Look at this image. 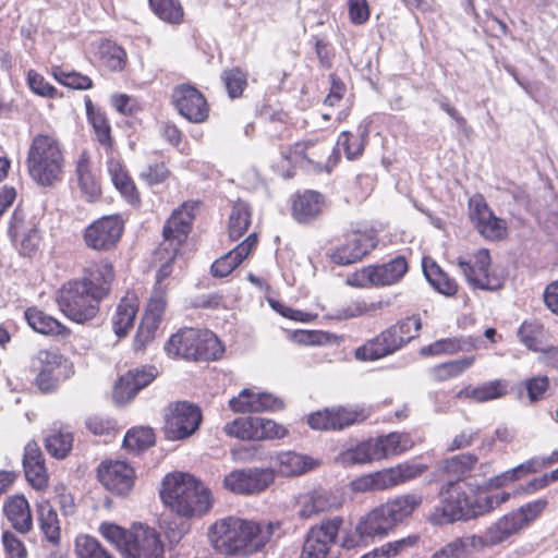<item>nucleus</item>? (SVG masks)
Instances as JSON below:
<instances>
[{
  "label": "nucleus",
  "instance_id": "obj_1",
  "mask_svg": "<svg viewBox=\"0 0 558 558\" xmlns=\"http://www.w3.org/2000/svg\"><path fill=\"white\" fill-rule=\"evenodd\" d=\"M280 521L257 522L230 515L215 521L208 529L213 548L221 555L250 556L280 536Z\"/></svg>",
  "mask_w": 558,
  "mask_h": 558
},
{
  "label": "nucleus",
  "instance_id": "obj_2",
  "mask_svg": "<svg viewBox=\"0 0 558 558\" xmlns=\"http://www.w3.org/2000/svg\"><path fill=\"white\" fill-rule=\"evenodd\" d=\"M160 497L172 511L186 518L206 513L213 504L207 487L187 473L167 475L162 482Z\"/></svg>",
  "mask_w": 558,
  "mask_h": 558
},
{
  "label": "nucleus",
  "instance_id": "obj_3",
  "mask_svg": "<svg viewBox=\"0 0 558 558\" xmlns=\"http://www.w3.org/2000/svg\"><path fill=\"white\" fill-rule=\"evenodd\" d=\"M27 169L31 178L43 186L59 181L63 173L64 155L60 142L49 134L33 137L28 154Z\"/></svg>",
  "mask_w": 558,
  "mask_h": 558
},
{
  "label": "nucleus",
  "instance_id": "obj_4",
  "mask_svg": "<svg viewBox=\"0 0 558 558\" xmlns=\"http://www.w3.org/2000/svg\"><path fill=\"white\" fill-rule=\"evenodd\" d=\"M169 356L186 360H218L223 347L216 335L207 329L184 328L172 335L165 345Z\"/></svg>",
  "mask_w": 558,
  "mask_h": 558
},
{
  "label": "nucleus",
  "instance_id": "obj_5",
  "mask_svg": "<svg viewBox=\"0 0 558 558\" xmlns=\"http://www.w3.org/2000/svg\"><path fill=\"white\" fill-rule=\"evenodd\" d=\"M29 367L36 374L35 384L43 392L54 390L73 374L72 363L54 350H39L31 359Z\"/></svg>",
  "mask_w": 558,
  "mask_h": 558
},
{
  "label": "nucleus",
  "instance_id": "obj_6",
  "mask_svg": "<svg viewBox=\"0 0 558 558\" xmlns=\"http://www.w3.org/2000/svg\"><path fill=\"white\" fill-rule=\"evenodd\" d=\"M57 302L61 312L71 320L85 323L96 317L100 300L92 296L85 283L72 280L59 290Z\"/></svg>",
  "mask_w": 558,
  "mask_h": 558
},
{
  "label": "nucleus",
  "instance_id": "obj_7",
  "mask_svg": "<svg viewBox=\"0 0 558 558\" xmlns=\"http://www.w3.org/2000/svg\"><path fill=\"white\" fill-rule=\"evenodd\" d=\"M425 468L416 464L401 463L393 468L361 475L350 482L353 493H373L386 490L418 477Z\"/></svg>",
  "mask_w": 558,
  "mask_h": 558
},
{
  "label": "nucleus",
  "instance_id": "obj_8",
  "mask_svg": "<svg viewBox=\"0 0 558 558\" xmlns=\"http://www.w3.org/2000/svg\"><path fill=\"white\" fill-rule=\"evenodd\" d=\"M409 265L403 256L391 260L368 265L357 269L347 279V283L356 288H381L398 283L408 272Z\"/></svg>",
  "mask_w": 558,
  "mask_h": 558
},
{
  "label": "nucleus",
  "instance_id": "obj_9",
  "mask_svg": "<svg viewBox=\"0 0 558 558\" xmlns=\"http://www.w3.org/2000/svg\"><path fill=\"white\" fill-rule=\"evenodd\" d=\"M457 265L473 289L495 291L502 287V277L490 271V255L485 248L478 250L470 258L458 257Z\"/></svg>",
  "mask_w": 558,
  "mask_h": 558
},
{
  "label": "nucleus",
  "instance_id": "obj_10",
  "mask_svg": "<svg viewBox=\"0 0 558 558\" xmlns=\"http://www.w3.org/2000/svg\"><path fill=\"white\" fill-rule=\"evenodd\" d=\"M201 422L202 412L197 405L186 401L171 403L166 413V437L169 440L186 439L198 429Z\"/></svg>",
  "mask_w": 558,
  "mask_h": 558
},
{
  "label": "nucleus",
  "instance_id": "obj_11",
  "mask_svg": "<svg viewBox=\"0 0 558 558\" xmlns=\"http://www.w3.org/2000/svg\"><path fill=\"white\" fill-rule=\"evenodd\" d=\"M441 506L435 507L429 515L434 524H446L458 520H470V497L462 487L451 481L440 489Z\"/></svg>",
  "mask_w": 558,
  "mask_h": 558
},
{
  "label": "nucleus",
  "instance_id": "obj_12",
  "mask_svg": "<svg viewBox=\"0 0 558 558\" xmlns=\"http://www.w3.org/2000/svg\"><path fill=\"white\" fill-rule=\"evenodd\" d=\"M342 525L343 518L335 515L310 527L304 538L300 558H327Z\"/></svg>",
  "mask_w": 558,
  "mask_h": 558
},
{
  "label": "nucleus",
  "instance_id": "obj_13",
  "mask_svg": "<svg viewBox=\"0 0 558 558\" xmlns=\"http://www.w3.org/2000/svg\"><path fill=\"white\" fill-rule=\"evenodd\" d=\"M298 515L303 520L315 518L324 512L338 510L343 506L341 494L324 487H313L295 497Z\"/></svg>",
  "mask_w": 558,
  "mask_h": 558
},
{
  "label": "nucleus",
  "instance_id": "obj_14",
  "mask_svg": "<svg viewBox=\"0 0 558 558\" xmlns=\"http://www.w3.org/2000/svg\"><path fill=\"white\" fill-rule=\"evenodd\" d=\"M275 481V473L270 469L248 468L234 470L223 478V485L232 493L240 495H254L264 492Z\"/></svg>",
  "mask_w": 558,
  "mask_h": 558
},
{
  "label": "nucleus",
  "instance_id": "obj_15",
  "mask_svg": "<svg viewBox=\"0 0 558 558\" xmlns=\"http://www.w3.org/2000/svg\"><path fill=\"white\" fill-rule=\"evenodd\" d=\"M197 202H185L180 208L175 209L163 227L162 250L172 251L177 254L181 244L190 233L195 210L198 207Z\"/></svg>",
  "mask_w": 558,
  "mask_h": 558
},
{
  "label": "nucleus",
  "instance_id": "obj_16",
  "mask_svg": "<svg viewBox=\"0 0 558 558\" xmlns=\"http://www.w3.org/2000/svg\"><path fill=\"white\" fill-rule=\"evenodd\" d=\"M124 223L119 216H105L90 223L84 232V241L95 251H110L121 239Z\"/></svg>",
  "mask_w": 558,
  "mask_h": 558
},
{
  "label": "nucleus",
  "instance_id": "obj_17",
  "mask_svg": "<svg viewBox=\"0 0 558 558\" xmlns=\"http://www.w3.org/2000/svg\"><path fill=\"white\" fill-rule=\"evenodd\" d=\"M329 150L326 142L308 140L295 143L288 153H282V156L290 163L307 170L322 171L326 169L329 171L330 158L324 163Z\"/></svg>",
  "mask_w": 558,
  "mask_h": 558
},
{
  "label": "nucleus",
  "instance_id": "obj_18",
  "mask_svg": "<svg viewBox=\"0 0 558 558\" xmlns=\"http://www.w3.org/2000/svg\"><path fill=\"white\" fill-rule=\"evenodd\" d=\"M99 482L106 489L118 496L126 495L134 485V469L121 460L102 461L97 470Z\"/></svg>",
  "mask_w": 558,
  "mask_h": 558
},
{
  "label": "nucleus",
  "instance_id": "obj_19",
  "mask_svg": "<svg viewBox=\"0 0 558 558\" xmlns=\"http://www.w3.org/2000/svg\"><path fill=\"white\" fill-rule=\"evenodd\" d=\"M125 558H163V546L154 529L134 525L124 553Z\"/></svg>",
  "mask_w": 558,
  "mask_h": 558
},
{
  "label": "nucleus",
  "instance_id": "obj_20",
  "mask_svg": "<svg viewBox=\"0 0 558 558\" xmlns=\"http://www.w3.org/2000/svg\"><path fill=\"white\" fill-rule=\"evenodd\" d=\"M174 105L185 119L194 123L204 122L208 117L206 99L195 87L181 85L173 90Z\"/></svg>",
  "mask_w": 558,
  "mask_h": 558
},
{
  "label": "nucleus",
  "instance_id": "obj_21",
  "mask_svg": "<svg viewBox=\"0 0 558 558\" xmlns=\"http://www.w3.org/2000/svg\"><path fill=\"white\" fill-rule=\"evenodd\" d=\"M113 279L112 264L107 259H100L89 263L84 268L83 277L78 281L85 283L93 298L101 301L109 294Z\"/></svg>",
  "mask_w": 558,
  "mask_h": 558
},
{
  "label": "nucleus",
  "instance_id": "obj_22",
  "mask_svg": "<svg viewBox=\"0 0 558 558\" xmlns=\"http://www.w3.org/2000/svg\"><path fill=\"white\" fill-rule=\"evenodd\" d=\"M157 376L154 366L135 368L120 377L114 386L113 399L117 403L123 404L132 400L136 393L148 386Z\"/></svg>",
  "mask_w": 558,
  "mask_h": 558
},
{
  "label": "nucleus",
  "instance_id": "obj_23",
  "mask_svg": "<svg viewBox=\"0 0 558 558\" xmlns=\"http://www.w3.org/2000/svg\"><path fill=\"white\" fill-rule=\"evenodd\" d=\"M404 344L398 337L392 326L385 329L374 339L367 341L354 351L359 361H375L400 350Z\"/></svg>",
  "mask_w": 558,
  "mask_h": 558
},
{
  "label": "nucleus",
  "instance_id": "obj_24",
  "mask_svg": "<svg viewBox=\"0 0 558 558\" xmlns=\"http://www.w3.org/2000/svg\"><path fill=\"white\" fill-rule=\"evenodd\" d=\"M230 408L234 412H264L277 411L283 409V401L267 392H255L253 389L245 388L236 397L229 401Z\"/></svg>",
  "mask_w": 558,
  "mask_h": 558
},
{
  "label": "nucleus",
  "instance_id": "obj_25",
  "mask_svg": "<svg viewBox=\"0 0 558 558\" xmlns=\"http://www.w3.org/2000/svg\"><path fill=\"white\" fill-rule=\"evenodd\" d=\"M470 207V217L475 222L481 234L490 240H500L506 235V222L495 217L481 197L471 198Z\"/></svg>",
  "mask_w": 558,
  "mask_h": 558
},
{
  "label": "nucleus",
  "instance_id": "obj_26",
  "mask_svg": "<svg viewBox=\"0 0 558 558\" xmlns=\"http://www.w3.org/2000/svg\"><path fill=\"white\" fill-rule=\"evenodd\" d=\"M375 247L373 238L364 233H352L345 242L330 253V259L340 266L361 260Z\"/></svg>",
  "mask_w": 558,
  "mask_h": 558
},
{
  "label": "nucleus",
  "instance_id": "obj_27",
  "mask_svg": "<svg viewBox=\"0 0 558 558\" xmlns=\"http://www.w3.org/2000/svg\"><path fill=\"white\" fill-rule=\"evenodd\" d=\"M545 468H547L545 457H533L511 470L490 477L489 481L483 484L470 483V485L471 487H475L476 492H484L489 488H501L508 483L514 482L527 474L536 473Z\"/></svg>",
  "mask_w": 558,
  "mask_h": 558
},
{
  "label": "nucleus",
  "instance_id": "obj_28",
  "mask_svg": "<svg viewBox=\"0 0 558 558\" xmlns=\"http://www.w3.org/2000/svg\"><path fill=\"white\" fill-rule=\"evenodd\" d=\"M393 530L395 526L384 504L363 514L356 523V533L361 536H368V538L386 537Z\"/></svg>",
  "mask_w": 558,
  "mask_h": 558
},
{
  "label": "nucleus",
  "instance_id": "obj_29",
  "mask_svg": "<svg viewBox=\"0 0 558 558\" xmlns=\"http://www.w3.org/2000/svg\"><path fill=\"white\" fill-rule=\"evenodd\" d=\"M23 466L26 480L36 489L48 485V474L43 452L35 441H29L24 449Z\"/></svg>",
  "mask_w": 558,
  "mask_h": 558
},
{
  "label": "nucleus",
  "instance_id": "obj_30",
  "mask_svg": "<svg viewBox=\"0 0 558 558\" xmlns=\"http://www.w3.org/2000/svg\"><path fill=\"white\" fill-rule=\"evenodd\" d=\"M256 244L257 234L251 233L236 247L214 262L213 276L222 278L231 274L251 254Z\"/></svg>",
  "mask_w": 558,
  "mask_h": 558
},
{
  "label": "nucleus",
  "instance_id": "obj_31",
  "mask_svg": "<svg viewBox=\"0 0 558 558\" xmlns=\"http://www.w3.org/2000/svg\"><path fill=\"white\" fill-rule=\"evenodd\" d=\"M487 480L477 481L474 477H470L466 482V486L475 495L474 498H470V519L492 512L510 498V494L505 492L482 496V494L488 493L492 488L484 492H476V488L470 485V483L483 484Z\"/></svg>",
  "mask_w": 558,
  "mask_h": 558
},
{
  "label": "nucleus",
  "instance_id": "obj_32",
  "mask_svg": "<svg viewBox=\"0 0 558 558\" xmlns=\"http://www.w3.org/2000/svg\"><path fill=\"white\" fill-rule=\"evenodd\" d=\"M313 458L294 451L279 452L275 458L277 472L282 476H299L317 466Z\"/></svg>",
  "mask_w": 558,
  "mask_h": 558
},
{
  "label": "nucleus",
  "instance_id": "obj_33",
  "mask_svg": "<svg viewBox=\"0 0 558 558\" xmlns=\"http://www.w3.org/2000/svg\"><path fill=\"white\" fill-rule=\"evenodd\" d=\"M4 514L13 529L22 534L28 533L33 527V517L29 504L24 496L10 497L3 507Z\"/></svg>",
  "mask_w": 558,
  "mask_h": 558
},
{
  "label": "nucleus",
  "instance_id": "obj_34",
  "mask_svg": "<svg viewBox=\"0 0 558 558\" xmlns=\"http://www.w3.org/2000/svg\"><path fill=\"white\" fill-rule=\"evenodd\" d=\"M378 460L399 456L414 446L410 434L392 432L387 435L373 438Z\"/></svg>",
  "mask_w": 558,
  "mask_h": 558
},
{
  "label": "nucleus",
  "instance_id": "obj_35",
  "mask_svg": "<svg viewBox=\"0 0 558 558\" xmlns=\"http://www.w3.org/2000/svg\"><path fill=\"white\" fill-rule=\"evenodd\" d=\"M508 381L505 379H495L483 383L478 386H466L457 393L459 399H471L475 402H487L499 399L508 392Z\"/></svg>",
  "mask_w": 558,
  "mask_h": 558
},
{
  "label": "nucleus",
  "instance_id": "obj_36",
  "mask_svg": "<svg viewBox=\"0 0 558 558\" xmlns=\"http://www.w3.org/2000/svg\"><path fill=\"white\" fill-rule=\"evenodd\" d=\"M423 497L418 494H404L397 496L384 502L387 514L396 527L404 520L410 518L413 512L422 505Z\"/></svg>",
  "mask_w": 558,
  "mask_h": 558
},
{
  "label": "nucleus",
  "instance_id": "obj_37",
  "mask_svg": "<svg viewBox=\"0 0 558 558\" xmlns=\"http://www.w3.org/2000/svg\"><path fill=\"white\" fill-rule=\"evenodd\" d=\"M138 311V302L135 295H126L116 307L112 315V328L118 337H124L133 327Z\"/></svg>",
  "mask_w": 558,
  "mask_h": 558
},
{
  "label": "nucleus",
  "instance_id": "obj_38",
  "mask_svg": "<svg viewBox=\"0 0 558 558\" xmlns=\"http://www.w3.org/2000/svg\"><path fill=\"white\" fill-rule=\"evenodd\" d=\"M323 205L324 198L322 194L306 191L294 199L292 205L293 217L299 222H308L319 215Z\"/></svg>",
  "mask_w": 558,
  "mask_h": 558
},
{
  "label": "nucleus",
  "instance_id": "obj_39",
  "mask_svg": "<svg viewBox=\"0 0 558 558\" xmlns=\"http://www.w3.org/2000/svg\"><path fill=\"white\" fill-rule=\"evenodd\" d=\"M37 520L45 538L57 546L60 542V521L57 511L48 500L37 504Z\"/></svg>",
  "mask_w": 558,
  "mask_h": 558
},
{
  "label": "nucleus",
  "instance_id": "obj_40",
  "mask_svg": "<svg viewBox=\"0 0 558 558\" xmlns=\"http://www.w3.org/2000/svg\"><path fill=\"white\" fill-rule=\"evenodd\" d=\"M423 271L428 282L441 294L452 296L458 292V283L450 278L433 259H423Z\"/></svg>",
  "mask_w": 558,
  "mask_h": 558
},
{
  "label": "nucleus",
  "instance_id": "obj_41",
  "mask_svg": "<svg viewBox=\"0 0 558 558\" xmlns=\"http://www.w3.org/2000/svg\"><path fill=\"white\" fill-rule=\"evenodd\" d=\"M25 318L28 325L39 333L51 336H63L68 333L65 326L54 317L35 307L25 311Z\"/></svg>",
  "mask_w": 558,
  "mask_h": 558
},
{
  "label": "nucleus",
  "instance_id": "obj_42",
  "mask_svg": "<svg viewBox=\"0 0 558 558\" xmlns=\"http://www.w3.org/2000/svg\"><path fill=\"white\" fill-rule=\"evenodd\" d=\"M338 461L344 466L379 461L373 438L347 448L339 453Z\"/></svg>",
  "mask_w": 558,
  "mask_h": 558
},
{
  "label": "nucleus",
  "instance_id": "obj_43",
  "mask_svg": "<svg viewBox=\"0 0 558 558\" xmlns=\"http://www.w3.org/2000/svg\"><path fill=\"white\" fill-rule=\"evenodd\" d=\"M523 529L524 526L520 519L512 511L498 519L488 527V541L495 545L501 544Z\"/></svg>",
  "mask_w": 558,
  "mask_h": 558
},
{
  "label": "nucleus",
  "instance_id": "obj_44",
  "mask_svg": "<svg viewBox=\"0 0 558 558\" xmlns=\"http://www.w3.org/2000/svg\"><path fill=\"white\" fill-rule=\"evenodd\" d=\"M475 348L472 338L453 337L437 340L427 347L421 349L423 355L454 354L458 352H468Z\"/></svg>",
  "mask_w": 558,
  "mask_h": 558
},
{
  "label": "nucleus",
  "instance_id": "obj_45",
  "mask_svg": "<svg viewBox=\"0 0 558 558\" xmlns=\"http://www.w3.org/2000/svg\"><path fill=\"white\" fill-rule=\"evenodd\" d=\"M367 136L368 129L366 125H360L356 134L343 131L338 136L337 147L344 150L345 157L349 160H354L363 154Z\"/></svg>",
  "mask_w": 558,
  "mask_h": 558
},
{
  "label": "nucleus",
  "instance_id": "obj_46",
  "mask_svg": "<svg viewBox=\"0 0 558 558\" xmlns=\"http://www.w3.org/2000/svg\"><path fill=\"white\" fill-rule=\"evenodd\" d=\"M252 210L247 203L238 201L233 204L230 217L228 233L233 241L240 239L251 225Z\"/></svg>",
  "mask_w": 558,
  "mask_h": 558
},
{
  "label": "nucleus",
  "instance_id": "obj_47",
  "mask_svg": "<svg viewBox=\"0 0 558 558\" xmlns=\"http://www.w3.org/2000/svg\"><path fill=\"white\" fill-rule=\"evenodd\" d=\"M520 341L531 351L542 352L544 347L545 329L538 320H525L518 330Z\"/></svg>",
  "mask_w": 558,
  "mask_h": 558
},
{
  "label": "nucleus",
  "instance_id": "obj_48",
  "mask_svg": "<svg viewBox=\"0 0 558 558\" xmlns=\"http://www.w3.org/2000/svg\"><path fill=\"white\" fill-rule=\"evenodd\" d=\"M477 463V457L472 453H461L446 459L442 464V471L448 475L451 482L461 481L474 469Z\"/></svg>",
  "mask_w": 558,
  "mask_h": 558
},
{
  "label": "nucleus",
  "instance_id": "obj_49",
  "mask_svg": "<svg viewBox=\"0 0 558 558\" xmlns=\"http://www.w3.org/2000/svg\"><path fill=\"white\" fill-rule=\"evenodd\" d=\"M153 12L163 22L179 25L183 22L184 10L180 0H148Z\"/></svg>",
  "mask_w": 558,
  "mask_h": 558
},
{
  "label": "nucleus",
  "instance_id": "obj_50",
  "mask_svg": "<svg viewBox=\"0 0 558 558\" xmlns=\"http://www.w3.org/2000/svg\"><path fill=\"white\" fill-rule=\"evenodd\" d=\"M107 168L114 186L125 198L133 201L135 198L136 189L122 163L114 158H110L107 162Z\"/></svg>",
  "mask_w": 558,
  "mask_h": 558
},
{
  "label": "nucleus",
  "instance_id": "obj_51",
  "mask_svg": "<svg viewBox=\"0 0 558 558\" xmlns=\"http://www.w3.org/2000/svg\"><path fill=\"white\" fill-rule=\"evenodd\" d=\"M256 416H242L227 423L223 427L228 436L242 440H257Z\"/></svg>",
  "mask_w": 558,
  "mask_h": 558
},
{
  "label": "nucleus",
  "instance_id": "obj_52",
  "mask_svg": "<svg viewBox=\"0 0 558 558\" xmlns=\"http://www.w3.org/2000/svg\"><path fill=\"white\" fill-rule=\"evenodd\" d=\"M73 435L70 432L53 429L45 439L46 450L57 459H63L72 448Z\"/></svg>",
  "mask_w": 558,
  "mask_h": 558
},
{
  "label": "nucleus",
  "instance_id": "obj_53",
  "mask_svg": "<svg viewBox=\"0 0 558 558\" xmlns=\"http://www.w3.org/2000/svg\"><path fill=\"white\" fill-rule=\"evenodd\" d=\"M76 175L82 191L89 197H95L100 193V187L90 170V162L85 153H83L76 163Z\"/></svg>",
  "mask_w": 558,
  "mask_h": 558
},
{
  "label": "nucleus",
  "instance_id": "obj_54",
  "mask_svg": "<svg viewBox=\"0 0 558 558\" xmlns=\"http://www.w3.org/2000/svg\"><path fill=\"white\" fill-rule=\"evenodd\" d=\"M77 558H114L100 542L89 535H78L75 538Z\"/></svg>",
  "mask_w": 558,
  "mask_h": 558
},
{
  "label": "nucleus",
  "instance_id": "obj_55",
  "mask_svg": "<svg viewBox=\"0 0 558 558\" xmlns=\"http://www.w3.org/2000/svg\"><path fill=\"white\" fill-rule=\"evenodd\" d=\"M86 112L96 132L97 138L107 149L111 148L110 125L104 112L94 110L92 101L86 100Z\"/></svg>",
  "mask_w": 558,
  "mask_h": 558
},
{
  "label": "nucleus",
  "instance_id": "obj_56",
  "mask_svg": "<svg viewBox=\"0 0 558 558\" xmlns=\"http://www.w3.org/2000/svg\"><path fill=\"white\" fill-rule=\"evenodd\" d=\"M155 442V434L150 427H136L130 429L123 439V446L132 451H142Z\"/></svg>",
  "mask_w": 558,
  "mask_h": 558
},
{
  "label": "nucleus",
  "instance_id": "obj_57",
  "mask_svg": "<svg viewBox=\"0 0 558 558\" xmlns=\"http://www.w3.org/2000/svg\"><path fill=\"white\" fill-rule=\"evenodd\" d=\"M473 363H474L473 356L450 361V362L442 363V364H439V365H436L435 367H433L432 374L436 380L445 381L450 378L458 377L464 371H466L469 367H471Z\"/></svg>",
  "mask_w": 558,
  "mask_h": 558
},
{
  "label": "nucleus",
  "instance_id": "obj_58",
  "mask_svg": "<svg viewBox=\"0 0 558 558\" xmlns=\"http://www.w3.org/2000/svg\"><path fill=\"white\" fill-rule=\"evenodd\" d=\"M99 532L124 555L132 535V530L126 531L114 523L104 522L99 526Z\"/></svg>",
  "mask_w": 558,
  "mask_h": 558
},
{
  "label": "nucleus",
  "instance_id": "obj_59",
  "mask_svg": "<svg viewBox=\"0 0 558 558\" xmlns=\"http://www.w3.org/2000/svg\"><path fill=\"white\" fill-rule=\"evenodd\" d=\"M100 60L108 70L121 71L126 63V53L117 45L106 44L100 48Z\"/></svg>",
  "mask_w": 558,
  "mask_h": 558
},
{
  "label": "nucleus",
  "instance_id": "obj_60",
  "mask_svg": "<svg viewBox=\"0 0 558 558\" xmlns=\"http://www.w3.org/2000/svg\"><path fill=\"white\" fill-rule=\"evenodd\" d=\"M221 77L231 98L241 96L247 85V75L239 68L223 71Z\"/></svg>",
  "mask_w": 558,
  "mask_h": 558
},
{
  "label": "nucleus",
  "instance_id": "obj_61",
  "mask_svg": "<svg viewBox=\"0 0 558 558\" xmlns=\"http://www.w3.org/2000/svg\"><path fill=\"white\" fill-rule=\"evenodd\" d=\"M420 541V536L416 534L409 535L407 537L389 542L383 545L379 549L375 550L372 554L365 555L363 558H374L379 551L383 556L390 558L397 556L403 550L415 546Z\"/></svg>",
  "mask_w": 558,
  "mask_h": 558
},
{
  "label": "nucleus",
  "instance_id": "obj_62",
  "mask_svg": "<svg viewBox=\"0 0 558 558\" xmlns=\"http://www.w3.org/2000/svg\"><path fill=\"white\" fill-rule=\"evenodd\" d=\"M331 417L332 423L336 425L335 430L343 429L365 420L363 411H357L344 407L332 408Z\"/></svg>",
  "mask_w": 558,
  "mask_h": 558
},
{
  "label": "nucleus",
  "instance_id": "obj_63",
  "mask_svg": "<svg viewBox=\"0 0 558 558\" xmlns=\"http://www.w3.org/2000/svg\"><path fill=\"white\" fill-rule=\"evenodd\" d=\"M15 246H19L21 254L31 255L39 244V234L35 226H28L25 231H19L12 239Z\"/></svg>",
  "mask_w": 558,
  "mask_h": 558
},
{
  "label": "nucleus",
  "instance_id": "obj_64",
  "mask_svg": "<svg viewBox=\"0 0 558 558\" xmlns=\"http://www.w3.org/2000/svg\"><path fill=\"white\" fill-rule=\"evenodd\" d=\"M522 386L527 392L530 402L535 403L545 399L546 392L549 389V379L547 376L538 375L525 379Z\"/></svg>",
  "mask_w": 558,
  "mask_h": 558
}]
</instances>
